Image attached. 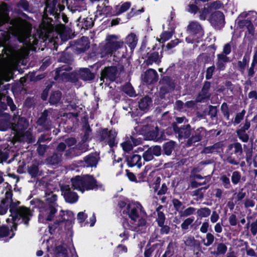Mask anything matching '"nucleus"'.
Here are the masks:
<instances>
[{"instance_id": "aec40b11", "label": "nucleus", "mask_w": 257, "mask_h": 257, "mask_svg": "<svg viewBox=\"0 0 257 257\" xmlns=\"http://www.w3.org/2000/svg\"><path fill=\"white\" fill-rule=\"evenodd\" d=\"M14 234L12 229L10 230L8 227L6 226L0 227V237L6 238V240L12 238Z\"/></svg>"}, {"instance_id": "7ed1b4c3", "label": "nucleus", "mask_w": 257, "mask_h": 257, "mask_svg": "<svg viewBox=\"0 0 257 257\" xmlns=\"http://www.w3.org/2000/svg\"><path fill=\"white\" fill-rule=\"evenodd\" d=\"M20 204V201H13L12 198L11 200L9 201L10 211L12 218L7 219V221H10V219L15 222L20 221L21 222L27 225L33 215L32 212L27 207L23 206H19Z\"/></svg>"}, {"instance_id": "69168bd1", "label": "nucleus", "mask_w": 257, "mask_h": 257, "mask_svg": "<svg viewBox=\"0 0 257 257\" xmlns=\"http://www.w3.org/2000/svg\"><path fill=\"white\" fill-rule=\"evenodd\" d=\"M229 222L231 225L235 226L236 225L237 219L236 217L234 214H231L228 219Z\"/></svg>"}, {"instance_id": "a18cd8bd", "label": "nucleus", "mask_w": 257, "mask_h": 257, "mask_svg": "<svg viewBox=\"0 0 257 257\" xmlns=\"http://www.w3.org/2000/svg\"><path fill=\"white\" fill-rule=\"evenodd\" d=\"M196 209L192 207H190L184 210L183 211L180 212V216L181 217H186L193 214Z\"/></svg>"}, {"instance_id": "8fccbe9b", "label": "nucleus", "mask_w": 257, "mask_h": 257, "mask_svg": "<svg viewBox=\"0 0 257 257\" xmlns=\"http://www.w3.org/2000/svg\"><path fill=\"white\" fill-rule=\"evenodd\" d=\"M226 246L223 243H219L217 247L216 253L218 254H224L226 252Z\"/></svg>"}, {"instance_id": "2eb2a0df", "label": "nucleus", "mask_w": 257, "mask_h": 257, "mask_svg": "<svg viewBox=\"0 0 257 257\" xmlns=\"http://www.w3.org/2000/svg\"><path fill=\"white\" fill-rule=\"evenodd\" d=\"M69 67L68 66H63L58 68L56 70L57 75L56 79L61 78L63 80H68L69 79Z\"/></svg>"}, {"instance_id": "a878e982", "label": "nucleus", "mask_w": 257, "mask_h": 257, "mask_svg": "<svg viewBox=\"0 0 257 257\" xmlns=\"http://www.w3.org/2000/svg\"><path fill=\"white\" fill-rule=\"evenodd\" d=\"M160 59L161 58L158 52H155L150 55L147 60V63L149 64H152L153 63L159 64L161 62Z\"/></svg>"}, {"instance_id": "680f3d73", "label": "nucleus", "mask_w": 257, "mask_h": 257, "mask_svg": "<svg viewBox=\"0 0 257 257\" xmlns=\"http://www.w3.org/2000/svg\"><path fill=\"white\" fill-rule=\"evenodd\" d=\"M221 110L223 111L224 115L227 117V118L229 117V112L228 111L227 105L226 103H223L221 106Z\"/></svg>"}, {"instance_id": "cd10ccee", "label": "nucleus", "mask_w": 257, "mask_h": 257, "mask_svg": "<svg viewBox=\"0 0 257 257\" xmlns=\"http://www.w3.org/2000/svg\"><path fill=\"white\" fill-rule=\"evenodd\" d=\"M221 149V145L219 143H216L213 146L206 147L204 149L203 152L205 153H212L217 152Z\"/></svg>"}, {"instance_id": "f257e3e1", "label": "nucleus", "mask_w": 257, "mask_h": 257, "mask_svg": "<svg viewBox=\"0 0 257 257\" xmlns=\"http://www.w3.org/2000/svg\"><path fill=\"white\" fill-rule=\"evenodd\" d=\"M31 30V26L25 22L21 23L16 28L14 34L20 42H23L26 45V47H23L16 52L10 61L3 67L2 69L3 75H11L19 61L25 58L28 55L29 51L33 50L35 45L37 44V39L30 35Z\"/></svg>"}, {"instance_id": "b1692460", "label": "nucleus", "mask_w": 257, "mask_h": 257, "mask_svg": "<svg viewBox=\"0 0 257 257\" xmlns=\"http://www.w3.org/2000/svg\"><path fill=\"white\" fill-rule=\"evenodd\" d=\"M28 171L32 177H35L41 175V172L39 171L38 165L34 163L28 167Z\"/></svg>"}, {"instance_id": "bf43d9fd", "label": "nucleus", "mask_w": 257, "mask_h": 257, "mask_svg": "<svg viewBox=\"0 0 257 257\" xmlns=\"http://www.w3.org/2000/svg\"><path fill=\"white\" fill-rule=\"evenodd\" d=\"M231 52V45L229 43L225 44L223 47V52L222 54L225 55H228Z\"/></svg>"}, {"instance_id": "052dcab7", "label": "nucleus", "mask_w": 257, "mask_h": 257, "mask_svg": "<svg viewBox=\"0 0 257 257\" xmlns=\"http://www.w3.org/2000/svg\"><path fill=\"white\" fill-rule=\"evenodd\" d=\"M250 231L252 234L254 235L257 233V219L254 222L251 224Z\"/></svg>"}, {"instance_id": "a211bd4d", "label": "nucleus", "mask_w": 257, "mask_h": 257, "mask_svg": "<svg viewBox=\"0 0 257 257\" xmlns=\"http://www.w3.org/2000/svg\"><path fill=\"white\" fill-rule=\"evenodd\" d=\"M127 164L130 167L137 166L139 168L142 166L141 157L139 155H134L127 158Z\"/></svg>"}, {"instance_id": "37998d69", "label": "nucleus", "mask_w": 257, "mask_h": 257, "mask_svg": "<svg viewBox=\"0 0 257 257\" xmlns=\"http://www.w3.org/2000/svg\"><path fill=\"white\" fill-rule=\"evenodd\" d=\"M201 132L196 133V134L194 136H193L190 139H189L188 141V144L189 145H191L194 143L199 141L202 137V135L200 134Z\"/></svg>"}, {"instance_id": "c03bdc74", "label": "nucleus", "mask_w": 257, "mask_h": 257, "mask_svg": "<svg viewBox=\"0 0 257 257\" xmlns=\"http://www.w3.org/2000/svg\"><path fill=\"white\" fill-rule=\"evenodd\" d=\"M194 217H189L186 218L181 224V227L182 229L186 230L189 227V226L191 225L194 221Z\"/></svg>"}, {"instance_id": "72a5a7b5", "label": "nucleus", "mask_w": 257, "mask_h": 257, "mask_svg": "<svg viewBox=\"0 0 257 257\" xmlns=\"http://www.w3.org/2000/svg\"><path fill=\"white\" fill-rule=\"evenodd\" d=\"M211 13V8L209 7L204 8L199 12V18L200 20H205Z\"/></svg>"}, {"instance_id": "c9c22d12", "label": "nucleus", "mask_w": 257, "mask_h": 257, "mask_svg": "<svg viewBox=\"0 0 257 257\" xmlns=\"http://www.w3.org/2000/svg\"><path fill=\"white\" fill-rule=\"evenodd\" d=\"M211 213L210 210L208 208H202L197 210V215L201 217H206L208 216Z\"/></svg>"}, {"instance_id": "e433bc0d", "label": "nucleus", "mask_w": 257, "mask_h": 257, "mask_svg": "<svg viewBox=\"0 0 257 257\" xmlns=\"http://www.w3.org/2000/svg\"><path fill=\"white\" fill-rule=\"evenodd\" d=\"M239 139L243 142H247L248 140V136L243 130H238L236 132Z\"/></svg>"}, {"instance_id": "4468645a", "label": "nucleus", "mask_w": 257, "mask_h": 257, "mask_svg": "<svg viewBox=\"0 0 257 257\" xmlns=\"http://www.w3.org/2000/svg\"><path fill=\"white\" fill-rule=\"evenodd\" d=\"M210 87V82L207 81L205 82L201 91L200 92L196 98L197 101L201 102L204 99L209 97L210 93L209 92V89Z\"/></svg>"}, {"instance_id": "4c0bfd02", "label": "nucleus", "mask_w": 257, "mask_h": 257, "mask_svg": "<svg viewBox=\"0 0 257 257\" xmlns=\"http://www.w3.org/2000/svg\"><path fill=\"white\" fill-rule=\"evenodd\" d=\"M214 240V235L211 233H208L206 236V240L203 239V242L204 245L208 246L213 242Z\"/></svg>"}, {"instance_id": "603ef678", "label": "nucleus", "mask_w": 257, "mask_h": 257, "mask_svg": "<svg viewBox=\"0 0 257 257\" xmlns=\"http://www.w3.org/2000/svg\"><path fill=\"white\" fill-rule=\"evenodd\" d=\"M214 70L215 67L214 66H210L207 69L205 75L206 79H210L212 78Z\"/></svg>"}, {"instance_id": "6e6d98bb", "label": "nucleus", "mask_w": 257, "mask_h": 257, "mask_svg": "<svg viewBox=\"0 0 257 257\" xmlns=\"http://www.w3.org/2000/svg\"><path fill=\"white\" fill-rule=\"evenodd\" d=\"M172 34L169 32H165L161 35L162 42H165L171 38Z\"/></svg>"}, {"instance_id": "393cba45", "label": "nucleus", "mask_w": 257, "mask_h": 257, "mask_svg": "<svg viewBox=\"0 0 257 257\" xmlns=\"http://www.w3.org/2000/svg\"><path fill=\"white\" fill-rule=\"evenodd\" d=\"M45 199L47 204H53L55 206V201L57 200V196L52 192H46L45 194Z\"/></svg>"}, {"instance_id": "f03ea898", "label": "nucleus", "mask_w": 257, "mask_h": 257, "mask_svg": "<svg viewBox=\"0 0 257 257\" xmlns=\"http://www.w3.org/2000/svg\"><path fill=\"white\" fill-rule=\"evenodd\" d=\"M120 211L127 214L131 219L130 223L126 221L123 223V231L119 234L122 240H126L129 236L128 230L144 232L146 231V214L142 209V205L138 202H132L126 204L123 201L119 203Z\"/></svg>"}, {"instance_id": "58836bf2", "label": "nucleus", "mask_w": 257, "mask_h": 257, "mask_svg": "<svg viewBox=\"0 0 257 257\" xmlns=\"http://www.w3.org/2000/svg\"><path fill=\"white\" fill-rule=\"evenodd\" d=\"M56 3L55 0H53L52 4L47 3L45 8V11L46 13H50V14L54 13L56 10Z\"/></svg>"}, {"instance_id": "f704fd0d", "label": "nucleus", "mask_w": 257, "mask_h": 257, "mask_svg": "<svg viewBox=\"0 0 257 257\" xmlns=\"http://www.w3.org/2000/svg\"><path fill=\"white\" fill-rule=\"evenodd\" d=\"M9 205V201L1 200V204L0 205V214L4 215L6 213L8 209Z\"/></svg>"}, {"instance_id": "774afa93", "label": "nucleus", "mask_w": 257, "mask_h": 257, "mask_svg": "<svg viewBox=\"0 0 257 257\" xmlns=\"http://www.w3.org/2000/svg\"><path fill=\"white\" fill-rule=\"evenodd\" d=\"M67 251L66 248L61 247L60 251H59L57 254V257H68Z\"/></svg>"}, {"instance_id": "dca6fc26", "label": "nucleus", "mask_w": 257, "mask_h": 257, "mask_svg": "<svg viewBox=\"0 0 257 257\" xmlns=\"http://www.w3.org/2000/svg\"><path fill=\"white\" fill-rule=\"evenodd\" d=\"M229 61V58L223 54L217 55L216 65L219 70H223L225 68V64Z\"/></svg>"}, {"instance_id": "2f4dec72", "label": "nucleus", "mask_w": 257, "mask_h": 257, "mask_svg": "<svg viewBox=\"0 0 257 257\" xmlns=\"http://www.w3.org/2000/svg\"><path fill=\"white\" fill-rule=\"evenodd\" d=\"M131 7V4L129 2H125L122 4L120 6L116 8V15H119L122 13L126 11Z\"/></svg>"}, {"instance_id": "3c124183", "label": "nucleus", "mask_w": 257, "mask_h": 257, "mask_svg": "<svg viewBox=\"0 0 257 257\" xmlns=\"http://www.w3.org/2000/svg\"><path fill=\"white\" fill-rule=\"evenodd\" d=\"M245 113V111L244 110H242L240 112L237 113L235 117L234 123L235 124H238L240 123L241 120L243 118Z\"/></svg>"}, {"instance_id": "bb28decb", "label": "nucleus", "mask_w": 257, "mask_h": 257, "mask_svg": "<svg viewBox=\"0 0 257 257\" xmlns=\"http://www.w3.org/2000/svg\"><path fill=\"white\" fill-rule=\"evenodd\" d=\"M191 134V128L189 125H187L185 127L180 128L179 132V137L180 138H187Z\"/></svg>"}, {"instance_id": "412c9836", "label": "nucleus", "mask_w": 257, "mask_h": 257, "mask_svg": "<svg viewBox=\"0 0 257 257\" xmlns=\"http://www.w3.org/2000/svg\"><path fill=\"white\" fill-rule=\"evenodd\" d=\"M80 77L85 81L90 80L94 78V75L88 69L82 68L79 71Z\"/></svg>"}, {"instance_id": "6e6552de", "label": "nucleus", "mask_w": 257, "mask_h": 257, "mask_svg": "<svg viewBox=\"0 0 257 257\" xmlns=\"http://www.w3.org/2000/svg\"><path fill=\"white\" fill-rule=\"evenodd\" d=\"M117 74V69L115 67H110L105 68L101 74V80L104 82V79L107 81H114Z\"/></svg>"}, {"instance_id": "4be33fe9", "label": "nucleus", "mask_w": 257, "mask_h": 257, "mask_svg": "<svg viewBox=\"0 0 257 257\" xmlns=\"http://www.w3.org/2000/svg\"><path fill=\"white\" fill-rule=\"evenodd\" d=\"M151 102V98L148 96H145L139 102V107L140 109L143 111H147L150 108Z\"/></svg>"}, {"instance_id": "9d476101", "label": "nucleus", "mask_w": 257, "mask_h": 257, "mask_svg": "<svg viewBox=\"0 0 257 257\" xmlns=\"http://www.w3.org/2000/svg\"><path fill=\"white\" fill-rule=\"evenodd\" d=\"M62 194L65 200L71 203L76 202L78 200V196L76 193L71 191L69 186H64L61 188Z\"/></svg>"}, {"instance_id": "864d4df0", "label": "nucleus", "mask_w": 257, "mask_h": 257, "mask_svg": "<svg viewBox=\"0 0 257 257\" xmlns=\"http://www.w3.org/2000/svg\"><path fill=\"white\" fill-rule=\"evenodd\" d=\"M245 196V193L242 191L238 192L237 194H234L233 195V198L235 199V203L236 204L238 201H240L243 199Z\"/></svg>"}, {"instance_id": "f8f14e48", "label": "nucleus", "mask_w": 257, "mask_h": 257, "mask_svg": "<svg viewBox=\"0 0 257 257\" xmlns=\"http://www.w3.org/2000/svg\"><path fill=\"white\" fill-rule=\"evenodd\" d=\"M116 136V133L114 130H111L108 133L105 131L102 133V139L107 142L110 147H113L117 144L115 141Z\"/></svg>"}, {"instance_id": "338daca9", "label": "nucleus", "mask_w": 257, "mask_h": 257, "mask_svg": "<svg viewBox=\"0 0 257 257\" xmlns=\"http://www.w3.org/2000/svg\"><path fill=\"white\" fill-rule=\"evenodd\" d=\"M161 183V178L160 177H157L154 183L152 184V188L154 189L155 191H156Z\"/></svg>"}, {"instance_id": "f3484780", "label": "nucleus", "mask_w": 257, "mask_h": 257, "mask_svg": "<svg viewBox=\"0 0 257 257\" xmlns=\"http://www.w3.org/2000/svg\"><path fill=\"white\" fill-rule=\"evenodd\" d=\"M98 162V158L96 155H89L86 156L84 159V162L85 164L84 166L88 167H96Z\"/></svg>"}, {"instance_id": "de8ad7c7", "label": "nucleus", "mask_w": 257, "mask_h": 257, "mask_svg": "<svg viewBox=\"0 0 257 257\" xmlns=\"http://www.w3.org/2000/svg\"><path fill=\"white\" fill-rule=\"evenodd\" d=\"M158 212V217L157 218V221L158 222V224L160 226H162L164 225L165 220V216L164 214L157 209Z\"/></svg>"}, {"instance_id": "5701e85b", "label": "nucleus", "mask_w": 257, "mask_h": 257, "mask_svg": "<svg viewBox=\"0 0 257 257\" xmlns=\"http://www.w3.org/2000/svg\"><path fill=\"white\" fill-rule=\"evenodd\" d=\"M126 42L131 49H134L137 44V37L135 34L131 33L126 37Z\"/></svg>"}, {"instance_id": "c85d7f7f", "label": "nucleus", "mask_w": 257, "mask_h": 257, "mask_svg": "<svg viewBox=\"0 0 257 257\" xmlns=\"http://www.w3.org/2000/svg\"><path fill=\"white\" fill-rule=\"evenodd\" d=\"M240 16L242 17H247V19L248 21H250L251 22H253L255 24V21L257 19V13L254 11H250L248 13L246 12L243 13L240 15Z\"/></svg>"}, {"instance_id": "6ab92c4d", "label": "nucleus", "mask_w": 257, "mask_h": 257, "mask_svg": "<svg viewBox=\"0 0 257 257\" xmlns=\"http://www.w3.org/2000/svg\"><path fill=\"white\" fill-rule=\"evenodd\" d=\"M145 81L149 83H152L157 80V73L153 69H150L145 73Z\"/></svg>"}, {"instance_id": "423d86ee", "label": "nucleus", "mask_w": 257, "mask_h": 257, "mask_svg": "<svg viewBox=\"0 0 257 257\" xmlns=\"http://www.w3.org/2000/svg\"><path fill=\"white\" fill-rule=\"evenodd\" d=\"M39 221L43 223L52 221L57 211L53 204H47L43 202H39Z\"/></svg>"}, {"instance_id": "473e14b6", "label": "nucleus", "mask_w": 257, "mask_h": 257, "mask_svg": "<svg viewBox=\"0 0 257 257\" xmlns=\"http://www.w3.org/2000/svg\"><path fill=\"white\" fill-rule=\"evenodd\" d=\"M61 97V93L59 91L53 92L50 96V102L52 104H56L59 102Z\"/></svg>"}, {"instance_id": "ea45409f", "label": "nucleus", "mask_w": 257, "mask_h": 257, "mask_svg": "<svg viewBox=\"0 0 257 257\" xmlns=\"http://www.w3.org/2000/svg\"><path fill=\"white\" fill-rule=\"evenodd\" d=\"M247 29L250 34H253L254 32V26L253 22L248 21V20H245L241 22Z\"/></svg>"}, {"instance_id": "09e8293b", "label": "nucleus", "mask_w": 257, "mask_h": 257, "mask_svg": "<svg viewBox=\"0 0 257 257\" xmlns=\"http://www.w3.org/2000/svg\"><path fill=\"white\" fill-rule=\"evenodd\" d=\"M150 133V140L158 141L160 138L158 127H156L155 130L151 132Z\"/></svg>"}, {"instance_id": "e2e57ef3", "label": "nucleus", "mask_w": 257, "mask_h": 257, "mask_svg": "<svg viewBox=\"0 0 257 257\" xmlns=\"http://www.w3.org/2000/svg\"><path fill=\"white\" fill-rule=\"evenodd\" d=\"M111 10L112 8L110 6H106V4L104 3V7L102 9V11L106 15H111L112 14L111 13Z\"/></svg>"}, {"instance_id": "79ce46f5", "label": "nucleus", "mask_w": 257, "mask_h": 257, "mask_svg": "<svg viewBox=\"0 0 257 257\" xmlns=\"http://www.w3.org/2000/svg\"><path fill=\"white\" fill-rule=\"evenodd\" d=\"M123 91L130 96H134L136 95L134 88L130 84H127L124 86Z\"/></svg>"}, {"instance_id": "0eeeda50", "label": "nucleus", "mask_w": 257, "mask_h": 257, "mask_svg": "<svg viewBox=\"0 0 257 257\" xmlns=\"http://www.w3.org/2000/svg\"><path fill=\"white\" fill-rule=\"evenodd\" d=\"M188 31L190 35L186 38L188 43L199 42L200 39L204 35L203 30L196 21H192L188 26Z\"/></svg>"}, {"instance_id": "ddd939ff", "label": "nucleus", "mask_w": 257, "mask_h": 257, "mask_svg": "<svg viewBox=\"0 0 257 257\" xmlns=\"http://www.w3.org/2000/svg\"><path fill=\"white\" fill-rule=\"evenodd\" d=\"M209 21L214 26L222 25L224 21V15L220 12H215L211 15Z\"/></svg>"}, {"instance_id": "9b49d317", "label": "nucleus", "mask_w": 257, "mask_h": 257, "mask_svg": "<svg viewBox=\"0 0 257 257\" xmlns=\"http://www.w3.org/2000/svg\"><path fill=\"white\" fill-rule=\"evenodd\" d=\"M12 198L11 186L8 183H4L0 187V199L6 201H11Z\"/></svg>"}, {"instance_id": "0e129e2a", "label": "nucleus", "mask_w": 257, "mask_h": 257, "mask_svg": "<svg viewBox=\"0 0 257 257\" xmlns=\"http://www.w3.org/2000/svg\"><path fill=\"white\" fill-rule=\"evenodd\" d=\"M150 170V167H146L143 172L139 174V178L141 179L142 180L145 178L147 176V173Z\"/></svg>"}, {"instance_id": "5fc2aeb1", "label": "nucleus", "mask_w": 257, "mask_h": 257, "mask_svg": "<svg viewBox=\"0 0 257 257\" xmlns=\"http://www.w3.org/2000/svg\"><path fill=\"white\" fill-rule=\"evenodd\" d=\"M225 188H229L230 186L229 179L225 175L222 176L220 178Z\"/></svg>"}, {"instance_id": "1a4fd4ad", "label": "nucleus", "mask_w": 257, "mask_h": 257, "mask_svg": "<svg viewBox=\"0 0 257 257\" xmlns=\"http://www.w3.org/2000/svg\"><path fill=\"white\" fill-rule=\"evenodd\" d=\"M161 154L160 147L156 146L149 148L146 151L143 155V158L146 161H150L153 159L154 156H159Z\"/></svg>"}, {"instance_id": "49530a36", "label": "nucleus", "mask_w": 257, "mask_h": 257, "mask_svg": "<svg viewBox=\"0 0 257 257\" xmlns=\"http://www.w3.org/2000/svg\"><path fill=\"white\" fill-rule=\"evenodd\" d=\"M121 146L123 150L126 152L130 151L133 148L131 142L128 139L122 143Z\"/></svg>"}, {"instance_id": "20e7f679", "label": "nucleus", "mask_w": 257, "mask_h": 257, "mask_svg": "<svg viewBox=\"0 0 257 257\" xmlns=\"http://www.w3.org/2000/svg\"><path fill=\"white\" fill-rule=\"evenodd\" d=\"M72 188L83 192L85 190L98 189L102 187V184L97 182L90 175H85L83 177L76 176L71 180Z\"/></svg>"}, {"instance_id": "c756f323", "label": "nucleus", "mask_w": 257, "mask_h": 257, "mask_svg": "<svg viewBox=\"0 0 257 257\" xmlns=\"http://www.w3.org/2000/svg\"><path fill=\"white\" fill-rule=\"evenodd\" d=\"M61 159V154H55L47 159L48 163L54 165L58 163Z\"/></svg>"}, {"instance_id": "4d7b16f0", "label": "nucleus", "mask_w": 257, "mask_h": 257, "mask_svg": "<svg viewBox=\"0 0 257 257\" xmlns=\"http://www.w3.org/2000/svg\"><path fill=\"white\" fill-rule=\"evenodd\" d=\"M244 205L246 208L253 207L255 205V202L252 199L247 198L244 200Z\"/></svg>"}, {"instance_id": "7c9ffc66", "label": "nucleus", "mask_w": 257, "mask_h": 257, "mask_svg": "<svg viewBox=\"0 0 257 257\" xmlns=\"http://www.w3.org/2000/svg\"><path fill=\"white\" fill-rule=\"evenodd\" d=\"M174 143L173 142H169L166 143L164 146V151L166 155L169 156L172 153L174 150Z\"/></svg>"}, {"instance_id": "13d9d810", "label": "nucleus", "mask_w": 257, "mask_h": 257, "mask_svg": "<svg viewBox=\"0 0 257 257\" xmlns=\"http://www.w3.org/2000/svg\"><path fill=\"white\" fill-rule=\"evenodd\" d=\"M87 217V215L84 212H80L77 214V219L80 222H83Z\"/></svg>"}, {"instance_id": "39448f33", "label": "nucleus", "mask_w": 257, "mask_h": 257, "mask_svg": "<svg viewBox=\"0 0 257 257\" xmlns=\"http://www.w3.org/2000/svg\"><path fill=\"white\" fill-rule=\"evenodd\" d=\"M105 41V44L101 48L102 57L111 56L113 53L122 48L123 45V42L119 39L118 36L115 35L107 36Z\"/></svg>"}, {"instance_id": "a19ab883", "label": "nucleus", "mask_w": 257, "mask_h": 257, "mask_svg": "<svg viewBox=\"0 0 257 257\" xmlns=\"http://www.w3.org/2000/svg\"><path fill=\"white\" fill-rule=\"evenodd\" d=\"M241 174L238 171H234L232 173L231 176V181L233 184H237L241 179Z\"/></svg>"}]
</instances>
